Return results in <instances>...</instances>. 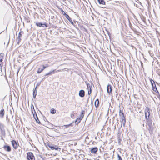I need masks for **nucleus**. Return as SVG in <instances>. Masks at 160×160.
Instances as JSON below:
<instances>
[{"label": "nucleus", "instance_id": "f257e3e1", "mask_svg": "<svg viewBox=\"0 0 160 160\" xmlns=\"http://www.w3.org/2000/svg\"><path fill=\"white\" fill-rule=\"evenodd\" d=\"M85 111L84 110L82 111L81 114L80 115L79 118H77L75 123L76 124H78L80 122L81 120L83 118L84 116Z\"/></svg>", "mask_w": 160, "mask_h": 160}, {"label": "nucleus", "instance_id": "f03ea898", "mask_svg": "<svg viewBox=\"0 0 160 160\" xmlns=\"http://www.w3.org/2000/svg\"><path fill=\"white\" fill-rule=\"evenodd\" d=\"M145 113L146 119H148L150 115V109L149 108H146L145 110Z\"/></svg>", "mask_w": 160, "mask_h": 160}, {"label": "nucleus", "instance_id": "7ed1b4c3", "mask_svg": "<svg viewBox=\"0 0 160 160\" xmlns=\"http://www.w3.org/2000/svg\"><path fill=\"white\" fill-rule=\"evenodd\" d=\"M27 158L28 160H34V157L31 152H28L27 154Z\"/></svg>", "mask_w": 160, "mask_h": 160}, {"label": "nucleus", "instance_id": "20e7f679", "mask_svg": "<svg viewBox=\"0 0 160 160\" xmlns=\"http://www.w3.org/2000/svg\"><path fill=\"white\" fill-rule=\"evenodd\" d=\"M107 92L109 94H110L111 93L112 91L111 85L110 84L108 85L107 87Z\"/></svg>", "mask_w": 160, "mask_h": 160}, {"label": "nucleus", "instance_id": "39448f33", "mask_svg": "<svg viewBox=\"0 0 160 160\" xmlns=\"http://www.w3.org/2000/svg\"><path fill=\"white\" fill-rule=\"evenodd\" d=\"M12 144L14 149H16L18 148V144L15 141L13 140L12 142Z\"/></svg>", "mask_w": 160, "mask_h": 160}, {"label": "nucleus", "instance_id": "423d86ee", "mask_svg": "<svg viewBox=\"0 0 160 160\" xmlns=\"http://www.w3.org/2000/svg\"><path fill=\"white\" fill-rule=\"evenodd\" d=\"M151 123L149 124L148 125V126L147 127L148 130H149V132L150 134L152 133L153 130L151 126Z\"/></svg>", "mask_w": 160, "mask_h": 160}, {"label": "nucleus", "instance_id": "0eeeda50", "mask_svg": "<svg viewBox=\"0 0 160 160\" xmlns=\"http://www.w3.org/2000/svg\"><path fill=\"white\" fill-rule=\"evenodd\" d=\"M36 25L38 27H42L43 28L47 27V26L45 23L42 24L41 22H37Z\"/></svg>", "mask_w": 160, "mask_h": 160}, {"label": "nucleus", "instance_id": "6e6552de", "mask_svg": "<svg viewBox=\"0 0 160 160\" xmlns=\"http://www.w3.org/2000/svg\"><path fill=\"white\" fill-rule=\"evenodd\" d=\"M79 96L81 97H84L85 95L84 91L83 90H80L79 92Z\"/></svg>", "mask_w": 160, "mask_h": 160}, {"label": "nucleus", "instance_id": "1a4fd4ad", "mask_svg": "<svg viewBox=\"0 0 160 160\" xmlns=\"http://www.w3.org/2000/svg\"><path fill=\"white\" fill-rule=\"evenodd\" d=\"M120 122L121 123L123 124L124 126L125 125L126 122V120L124 117H122L121 118Z\"/></svg>", "mask_w": 160, "mask_h": 160}, {"label": "nucleus", "instance_id": "9d476101", "mask_svg": "<svg viewBox=\"0 0 160 160\" xmlns=\"http://www.w3.org/2000/svg\"><path fill=\"white\" fill-rule=\"evenodd\" d=\"M98 148L97 147L92 148L91 150V152L92 153H95L98 151Z\"/></svg>", "mask_w": 160, "mask_h": 160}, {"label": "nucleus", "instance_id": "9b49d317", "mask_svg": "<svg viewBox=\"0 0 160 160\" xmlns=\"http://www.w3.org/2000/svg\"><path fill=\"white\" fill-rule=\"evenodd\" d=\"M3 148L4 150L8 152H10L11 150L10 147L9 146H4Z\"/></svg>", "mask_w": 160, "mask_h": 160}, {"label": "nucleus", "instance_id": "f8f14e48", "mask_svg": "<svg viewBox=\"0 0 160 160\" xmlns=\"http://www.w3.org/2000/svg\"><path fill=\"white\" fill-rule=\"evenodd\" d=\"M64 15H65L66 18L69 21V22H71V23L72 24H73V22L72 20L71 19L69 16L66 13L64 14Z\"/></svg>", "mask_w": 160, "mask_h": 160}, {"label": "nucleus", "instance_id": "ddd939ff", "mask_svg": "<svg viewBox=\"0 0 160 160\" xmlns=\"http://www.w3.org/2000/svg\"><path fill=\"white\" fill-rule=\"evenodd\" d=\"M49 147L52 150L55 149L57 150L58 149V147L56 145L49 146Z\"/></svg>", "mask_w": 160, "mask_h": 160}, {"label": "nucleus", "instance_id": "4468645a", "mask_svg": "<svg viewBox=\"0 0 160 160\" xmlns=\"http://www.w3.org/2000/svg\"><path fill=\"white\" fill-rule=\"evenodd\" d=\"M22 33H23V32H21L19 33L18 34V42H20L21 40V38L22 37Z\"/></svg>", "mask_w": 160, "mask_h": 160}, {"label": "nucleus", "instance_id": "2eb2a0df", "mask_svg": "<svg viewBox=\"0 0 160 160\" xmlns=\"http://www.w3.org/2000/svg\"><path fill=\"white\" fill-rule=\"evenodd\" d=\"M0 129L1 130L2 133H5V131L4 130L3 125L1 123H0Z\"/></svg>", "mask_w": 160, "mask_h": 160}, {"label": "nucleus", "instance_id": "dca6fc26", "mask_svg": "<svg viewBox=\"0 0 160 160\" xmlns=\"http://www.w3.org/2000/svg\"><path fill=\"white\" fill-rule=\"evenodd\" d=\"M152 89L154 91H155L156 92H158V90L157 89V88L156 87V84H155L154 85H152Z\"/></svg>", "mask_w": 160, "mask_h": 160}, {"label": "nucleus", "instance_id": "f3484780", "mask_svg": "<svg viewBox=\"0 0 160 160\" xmlns=\"http://www.w3.org/2000/svg\"><path fill=\"white\" fill-rule=\"evenodd\" d=\"M4 58V54L3 53H1L0 54V62H2L3 59Z\"/></svg>", "mask_w": 160, "mask_h": 160}, {"label": "nucleus", "instance_id": "a211bd4d", "mask_svg": "<svg viewBox=\"0 0 160 160\" xmlns=\"http://www.w3.org/2000/svg\"><path fill=\"white\" fill-rule=\"evenodd\" d=\"M95 105L96 107H98L99 104V101L98 99H97L95 102Z\"/></svg>", "mask_w": 160, "mask_h": 160}, {"label": "nucleus", "instance_id": "6ab92c4d", "mask_svg": "<svg viewBox=\"0 0 160 160\" xmlns=\"http://www.w3.org/2000/svg\"><path fill=\"white\" fill-rule=\"evenodd\" d=\"M33 116H34V118L35 119V120H36L37 122L39 124L40 123V122L37 116V115L36 114V117H35L34 116V115H33Z\"/></svg>", "mask_w": 160, "mask_h": 160}, {"label": "nucleus", "instance_id": "aec40b11", "mask_svg": "<svg viewBox=\"0 0 160 160\" xmlns=\"http://www.w3.org/2000/svg\"><path fill=\"white\" fill-rule=\"evenodd\" d=\"M98 2L100 4H102V5H105V2L103 0H98Z\"/></svg>", "mask_w": 160, "mask_h": 160}, {"label": "nucleus", "instance_id": "412c9836", "mask_svg": "<svg viewBox=\"0 0 160 160\" xmlns=\"http://www.w3.org/2000/svg\"><path fill=\"white\" fill-rule=\"evenodd\" d=\"M119 115L120 117H124L123 113L121 112V109H120L119 111Z\"/></svg>", "mask_w": 160, "mask_h": 160}, {"label": "nucleus", "instance_id": "4be33fe9", "mask_svg": "<svg viewBox=\"0 0 160 160\" xmlns=\"http://www.w3.org/2000/svg\"><path fill=\"white\" fill-rule=\"evenodd\" d=\"M87 88L88 89V90H92L91 88V86L90 84L87 83Z\"/></svg>", "mask_w": 160, "mask_h": 160}, {"label": "nucleus", "instance_id": "5701e85b", "mask_svg": "<svg viewBox=\"0 0 160 160\" xmlns=\"http://www.w3.org/2000/svg\"><path fill=\"white\" fill-rule=\"evenodd\" d=\"M0 114H2V117H3L4 114V110L3 109H2L1 110Z\"/></svg>", "mask_w": 160, "mask_h": 160}, {"label": "nucleus", "instance_id": "b1692460", "mask_svg": "<svg viewBox=\"0 0 160 160\" xmlns=\"http://www.w3.org/2000/svg\"><path fill=\"white\" fill-rule=\"evenodd\" d=\"M43 70L42 69V68H40L38 69V70L37 71L38 73H40L42 72Z\"/></svg>", "mask_w": 160, "mask_h": 160}, {"label": "nucleus", "instance_id": "393cba45", "mask_svg": "<svg viewBox=\"0 0 160 160\" xmlns=\"http://www.w3.org/2000/svg\"><path fill=\"white\" fill-rule=\"evenodd\" d=\"M2 62H0V70L1 71H2Z\"/></svg>", "mask_w": 160, "mask_h": 160}, {"label": "nucleus", "instance_id": "a878e982", "mask_svg": "<svg viewBox=\"0 0 160 160\" xmlns=\"http://www.w3.org/2000/svg\"><path fill=\"white\" fill-rule=\"evenodd\" d=\"M150 82L152 86V85H154L155 84L154 81L152 79L150 80Z\"/></svg>", "mask_w": 160, "mask_h": 160}, {"label": "nucleus", "instance_id": "bb28decb", "mask_svg": "<svg viewBox=\"0 0 160 160\" xmlns=\"http://www.w3.org/2000/svg\"><path fill=\"white\" fill-rule=\"evenodd\" d=\"M51 112L52 114H54L56 112V110L54 109L51 110Z\"/></svg>", "mask_w": 160, "mask_h": 160}, {"label": "nucleus", "instance_id": "cd10ccee", "mask_svg": "<svg viewBox=\"0 0 160 160\" xmlns=\"http://www.w3.org/2000/svg\"><path fill=\"white\" fill-rule=\"evenodd\" d=\"M37 93V89L34 88L33 90V93Z\"/></svg>", "mask_w": 160, "mask_h": 160}, {"label": "nucleus", "instance_id": "c85d7f7f", "mask_svg": "<svg viewBox=\"0 0 160 160\" xmlns=\"http://www.w3.org/2000/svg\"><path fill=\"white\" fill-rule=\"evenodd\" d=\"M118 160H122L121 156L118 154Z\"/></svg>", "mask_w": 160, "mask_h": 160}, {"label": "nucleus", "instance_id": "c756f323", "mask_svg": "<svg viewBox=\"0 0 160 160\" xmlns=\"http://www.w3.org/2000/svg\"><path fill=\"white\" fill-rule=\"evenodd\" d=\"M71 125V124H69L67 125H64V127L65 128H68V127L70 126Z\"/></svg>", "mask_w": 160, "mask_h": 160}, {"label": "nucleus", "instance_id": "7c9ffc66", "mask_svg": "<svg viewBox=\"0 0 160 160\" xmlns=\"http://www.w3.org/2000/svg\"><path fill=\"white\" fill-rule=\"evenodd\" d=\"M51 72L50 71L49 72L46 74L45 75V76H47V75H51Z\"/></svg>", "mask_w": 160, "mask_h": 160}, {"label": "nucleus", "instance_id": "2f4dec72", "mask_svg": "<svg viewBox=\"0 0 160 160\" xmlns=\"http://www.w3.org/2000/svg\"><path fill=\"white\" fill-rule=\"evenodd\" d=\"M37 93H33V98H35L37 95Z\"/></svg>", "mask_w": 160, "mask_h": 160}, {"label": "nucleus", "instance_id": "473e14b6", "mask_svg": "<svg viewBox=\"0 0 160 160\" xmlns=\"http://www.w3.org/2000/svg\"><path fill=\"white\" fill-rule=\"evenodd\" d=\"M42 69L44 70V69H45L46 68V67L44 65H42Z\"/></svg>", "mask_w": 160, "mask_h": 160}, {"label": "nucleus", "instance_id": "72a5a7b5", "mask_svg": "<svg viewBox=\"0 0 160 160\" xmlns=\"http://www.w3.org/2000/svg\"><path fill=\"white\" fill-rule=\"evenodd\" d=\"M88 93L89 95H90L91 93V90L88 91Z\"/></svg>", "mask_w": 160, "mask_h": 160}, {"label": "nucleus", "instance_id": "f704fd0d", "mask_svg": "<svg viewBox=\"0 0 160 160\" xmlns=\"http://www.w3.org/2000/svg\"><path fill=\"white\" fill-rule=\"evenodd\" d=\"M55 70H54L52 71H50L51 73V74L54 73V72H55Z\"/></svg>", "mask_w": 160, "mask_h": 160}, {"label": "nucleus", "instance_id": "c9c22d12", "mask_svg": "<svg viewBox=\"0 0 160 160\" xmlns=\"http://www.w3.org/2000/svg\"><path fill=\"white\" fill-rule=\"evenodd\" d=\"M74 116V115L73 114H71V117L72 118H73V117Z\"/></svg>", "mask_w": 160, "mask_h": 160}, {"label": "nucleus", "instance_id": "e433bc0d", "mask_svg": "<svg viewBox=\"0 0 160 160\" xmlns=\"http://www.w3.org/2000/svg\"><path fill=\"white\" fill-rule=\"evenodd\" d=\"M62 71V70H59L56 71V72H61Z\"/></svg>", "mask_w": 160, "mask_h": 160}, {"label": "nucleus", "instance_id": "4c0bfd02", "mask_svg": "<svg viewBox=\"0 0 160 160\" xmlns=\"http://www.w3.org/2000/svg\"><path fill=\"white\" fill-rule=\"evenodd\" d=\"M45 66L46 67V68L48 67L49 66L48 64H46Z\"/></svg>", "mask_w": 160, "mask_h": 160}, {"label": "nucleus", "instance_id": "58836bf2", "mask_svg": "<svg viewBox=\"0 0 160 160\" xmlns=\"http://www.w3.org/2000/svg\"><path fill=\"white\" fill-rule=\"evenodd\" d=\"M37 87H38V85H36V87H35V89H37Z\"/></svg>", "mask_w": 160, "mask_h": 160}, {"label": "nucleus", "instance_id": "ea45409f", "mask_svg": "<svg viewBox=\"0 0 160 160\" xmlns=\"http://www.w3.org/2000/svg\"><path fill=\"white\" fill-rule=\"evenodd\" d=\"M37 87H38V85H36V87H35V89H37Z\"/></svg>", "mask_w": 160, "mask_h": 160}, {"label": "nucleus", "instance_id": "a19ab883", "mask_svg": "<svg viewBox=\"0 0 160 160\" xmlns=\"http://www.w3.org/2000/svg\"><path fill=\"white\" fill-rule=\"evenodd\" d=\"M39 84H40L39 83H38L37 84V85H38V86H39Z\"/></svg>", "mask_w": 160, "mask_h": 160}]
</instances>
